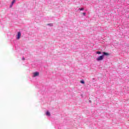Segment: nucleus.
Returning a JSON list of instances; mask_svg holds the SVG:
<instances>
[{"label":"nucleus","instance_id":"obj_1","mask_svg":"<svg viewBox=\"0 0 129 129\" xmlns=\"http://www.w3.org/2000/svg\"><path fill=\"white\" fill-rule=\"evenodd\" d=\"M104 57H103V55L98 56L96 58L97 61H101L103 59Z\"/></svg>","mask_w":129,"mask_h":129},{"label":"nucleus","instance_id":"obj_2","mask_svg":"<svg viewBox=\"0 0 129 129\" xmlns=\"http://www.w3.org/2000/svg\"><path fill=\"white\" fill-rule=\"evenodd\" d=\"M22 36V33L20 32H18V34L16 36L17 40H20Z\"/></svg>","mask_w":129,"mask_h":129},{"label":"nucleus","instance_id":"obj_3","mask_svg":"<svg viewBox=\"0 0 129 129\" xmlns=\"http://www.w3.org/2000/svg\"><path fill=\"white\" fill-rule=\"evenodd\" d=\"M39 74H40L38 72H34L33 73L32 77H37L39 76Z\"/></svg>","mask_w":129,"mask_h":129},{"label":"nucleus","instance_id":"obj_4","mask_svg":"<svg viewBox=\"0 0 129 129\" xmlns=\"http://www.w3.org/2000/svg\"><path fill=\"white\" fill-rule=\"evenodd\" d=\"M103 57H104V56H109V53L105 52H103Z\"/></svg>","mask_w":129,"mask_h":129},{"label":"nucleus","instance_id":"obj_5","mask_svg":"<svg viewBox=\"0 0 129 129\" xmlns=\"http://www.w3.org/2000/svg\"><path fill=\"white\" fill-rule=\"evenodd\" d=\"M16 3V1L13 0L12 2L11 5H10V8H12V7H13V6H14V4Z\"/></svg>","mask_w":129,"mask_h":129},{"label":"nucleus","instance_id":"obj_6","mask_svg":"<svg viewBox=\"0 0 129 129\" xmlns=\"http://www.w3.org/2000/svg\"><path fill=\"white\" fill-rule=\"evenodd\" d=\"M46 115H47L48 116H50V112L46 111Z\"/></svg>","mask_w":129,"mask_h":129},{"label":"nucleus","instance_id":"obj_7","mask_svg":"<svg viewBox=\"0 0 129 129\" xmlns=\"http://www.w3.org/2000/svg\"><path fill=\"white\" fill-rule=\"evenodd\" d=\"M47 26H49L50 27H53V24L52 23L48 24Z\"/></svg>","mask_w":129,"mask_h":129},{"label":"nucleus","instance_id":"obj_8","mask_svg":"<svg viewBox=\"0 0 129 129\" xmlns=\"http://www.w3.org/2000/svg\"><path fill=\"white\" fill-rule=\"evenodd\" d=\"M81 83H82V84H84V83H85V82H84V80H82V81H81Z\"/></svg>","mask_w":129,"mask_h":129},{"label":"nucleus","instance_id":"obj_9","mask_svg":"<svg viewBox=\"0 0 129 129\" xmlns=\"http://www.w3.org/2000/svg\"><path fill=\"white\" fill-rule=\"evenodd\" d=\"M96 54H101V52H100V51H97L96 52Z\"/></svg>","mask_w":129,"mask_h":129},{"label":"nucleus","instance_id":"obj_10","mask_svg":"<svg viewBox=\"0 0 129 129\" xmlns=\"http://www.w3.org/2000/svg\"><path fill=\"white\" fill-rule=\"evenodd\" d=\"M80 11H84V8L79 9Z\"/></svg>","mask_w":129,"mask_h":129},{"label":"nucleus","instance_id":"obj_11","mask_svg":"<svg viewBox=\"0 0 129 129\" xmlns=\"http://www.w3.org/2000/svg\"><path fill=\"white\" fill-rule=\"evenodd\" d=\"M83 14L85 16H86V13H83Z\"/></svg>","mask_w":129,"mask_h":129},{"label":"nucleus","instance_id":"obj_12","mask_svg":"<svg viewBox=\"0 0 129 129\" xmlns=\"http://www.w3.org/2000/svg\"><path fill=\"white\" fill-rule=\"evenodd\" d=\"M22 60H25V57H23V58H22Z\"/></svg>","mask_w":129,"mask_h":129},{"label":"nucleus","instance_id":"obj_13","mask_svg":"<svg viewBox=\"0 0 129 129\" xmlns=\"http://www.w3.org/2000/svg\"><path fill=\"white\" fill-rule=\"evenodd\" d=\"M16 1V0H15Z\"/></svg>","mask_w":129,"mask_h":129}]
</instances>
